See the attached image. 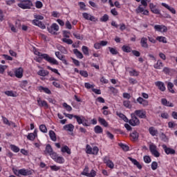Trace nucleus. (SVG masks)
Returning <instances> with one entry per match:
<instances>
[{"mask_svg":"<svg viewBox=\"0 0 177 177\" xmlns=\"http://www.w3.org/2000/svg\"><path fill=\"white\" fill-rule=\"evenodd\" d=\"M35 55L39 57L41 56L44 58V60H46V62H48V63H50V64H53L54 66H59V62H57L56 59L49 56V55L46 53L42 54L39 51H35Z\"/></svg>","mask_w":177,"mask_h":177,"instance_id":"f257e3e1","label":"nucleus"},{"mask_svg":"<svg viewBox=\"0 0 177 177\" xmlns=\"http://www.w3.org/2000/svg\"><path fill=\"white\" fill-rule=\"evenodd\" d=\"M19 2L17 3V6L21 9H31L34 6V3L31 0H19Z\"/></svg>","mask_w":177,"mask_h":177,"instance_id":"f03ea898","label":"nucleus"},{"mask_svg":"<svg viewBox=\"0 0 177 177\" xmlns=\"http://www.w3.org/2000/svg\"><path fill=\"white\" fill-rule=\"evenodd\" d=\"M44 154H45V156H50L51 158H55V157H56V152L53 151L52 146L49 144L46 146Z\"/></svg>","mask_w":177,"mask_h":177,"instance_id":"7ed1b4c3","label":"nucleus"},{"mask_svg":"<svg viewBox=\"0 0 177 177\" xmlns=\"http://www.w3.org/2000/svg\"><path fill=\"white\" fill-rule=\"evenodd\" d=\"M86 154H93L94 156H96L99 153V148L97 147L92 148L91 145H86Z\"/></svg>","mask_w":177,"mask_h":177,"instance_id":"20e7f679","label":"nucleus"},{"mask_svg":"<svg viewBox=\"0 0 177 177\" xmlns=\"http://www.w3.org/2000/svg\"><path fill=\"white\" fill-rule=\"evenodd\" d=\"M47 30L50 34L55 35H56V32L59 31V25H57L56 23H54L50 27H48Z\"/></svg>","mask_w":177,"mask_h":177,"instance_id":"39448f33","label":"nucleus"},{"mask_svg":"<svg viewBox=\"0 0 177 177\" xmlns=\"http://www.w3.org/2000/svg\"><path fill=\"white\" fill-rule=\"evenodd\" d=\"M149 150L154 157H160V152L157 150V146L156 145L151 143L149 145Z\"/></svg>","mask_w":177,"mask_h":177,"instance_id":"423d86ee","label":"nucleus"},{"mask_svg":"<svg viewBox=\"0 0 177 177\" xmlns=\"http://www.w3.org/2000/svg\"><path fill=\"white\" fill-rule=\"evenodd\" d=\"M88 167H86L83 171V172H82V175H84V176H88V177H95L96 176V171L92 169L90 173L88 172Z\"/></svg>","mask_w":177,"mask_h":177,"instance_id":"0eeeda50","label":"nucleus"},{"mask_svg":"<svg viewBox=\"0 0 177 177\" xmlns=\"http://www.w3.org/2000/svg\"><path fill=\"white\" fill-rule=\"evenodd\" d=\"M129 123L132 127H138V125L140 124V121L135 116V114H131V119L129 120Z\"/></svg>","mask_w":177,"mask_h":177,"instance_id":"6e6552de","label":"nucleus"},{"mask_svg":"<svg viewBox=\"0 0 177 177\" xmlns=\"http://www.w3.org/2000/svg\"><path fill=\"white\" fill-rule=\"evenodd\" d=\"M153 28L155 31H158V32H167L168 31V28L165 25H155Z\"/></svg>","mask_w":177,"mask_h":177,"instance_id":"1a4fd4ad","label":"nucleus"},{"mask_svg":"<svg viewBox=\"0 0 177 177\" xmlns=\"http://www.w3.org/2000/svg\"><path fill=\"white\" fill-rule=\"evenodd\" d=\"M19 176L22 175V176H28L30 175H32V171L31 170L21 169L19 170Z\"/></svg>","mask_w":177,"mask_h":177,"instance_id":"9d476101","label":"nucleus"},{"mask_svg":"<svg viewBox=\"0 0 177 177\" xmlns=\"http://www.w3.org/2000/svg\"><path fill=\"white\" fill-rule=\"evenodd\" d=\"M149 8L151 12L154 13V15H160V13H161V11L158 8H156V5L153 3H149Z\"/></svg>","mask_w":177,"mask_h":177,"instance_id":"9b49d317","label":"nucleus"},{"mask_svg":"<svg viewBox=\"0 0 177 177\" xmlns=\"http://www.w3.org/2000/svg\"><path fill=\"white\" fill-rule=\"evenodd\" d=\"M104 162L111 169H113V168H114V163L113 162V161H111L110 159H109V158L107 156H105L104 158Z\"/></svg>","mask_w":177,"mask_h":177,"instance_id":"f8f14e48","label":"nucleus"},{"mask_svg":"<svg viewBox=\"0 0 177 177\" xmlns=\"http://www.w3.org/2000/svg\"><path fill=\"white\" fill-rule=\"evenodd\" d=\"M155 85L158 88L159 91H161V92H165L166 88L164 82L158 81L155 82Z\"/></svg>","mask_w":177,"mask_h":177,"instance_id":"ddd939ff","label":"nucleus"},{"mask_svg":"<svg viewBox=\"0 0 177 177\" xmlns=\"http://www.w3.org/2000/svg\"><path fill=\"white\" fill-rule=\"evenodd\" d=\"M162 149L165 151V153H166V154L169 155V154H175L176 151L175 149L169 148L168 147H167V145H163L162 146Z\"/></svg>","mask_w":177,"mask_h":177,"instance_id":"4468645a","label":"nucleus"},{"mask_svg":"<svg viewBox=\"0 0 177 177\" xmlns=\"http://www.w3.org/2000/svg\"><path fill=\"white\" fill-rule=\"evenodd\" d=\"M32 24H33V26H37V27H39L42 30H45V28H46V26L44 23L37 20H32Z\"/></svg>","mask_w":177,"mask_h":177,"instance_id":"2eb2a0df","label":"nucleus"},{"mask_svg":"<svg viewBox=\"0 0 177 177\" xmlns=\"http://www.w3.org/2000/svg\"><path fill=\"white\" fill-rule=\"evenodd\" d=\"M37 104L39 106V107H46V109H48V102L45 100H41V97H37Z\"/></svg>","mask_w":177,"mask_h":177,"instance_id":"dca6fc26","label":"nucleus"},{"mask_svg":"<svg viewBox=\"0 0 177 177\" xmlns=\"http://www.w3.org/2000/svg\"><path fill=\"white\" fill-rule=\"evenodd\" d=\"M140 45L142 48H145V49L149 48V44H147V37H142L140 39Z\"/></svg>","mask_w":177,"mask_h":177,"instance_id":"f3484780","label":"nucleus"},{"mask_svg":"<svg viewBox=\"0 0 177 177\" xmlns=\"http://www.w3.org/2000/svg\"><path fill=\"white\" fill-rule=\"evenodd\" d=\"M161 5L162 6H164V8H166V9L169 10V12H171V13H172L173 15H176V10H175V8L168 6V4L165 3H162Z\"/></svg>","mask_w":177,"mask_h":177,"instance_id":"a211bd4d","label":"nucleus"},{"mask_svg":"<svg viewBox=\"0 0 177 177\" xmlns=\"http://www.w3.org/2000/svg\"><path fill=\"white\" fill-rule=\"evenodd\" d=\"M17 78H23V68H19L15 71Z\"/></svg>","mask_w":177,"mask_h":177,"instance_id":"6ab92c4d","label":"nucleus"},{"mask_svg":"<svg viewBox=\"0 0 177 177\" xmlns=\"http://www.w3.org/2000/svg\"><path fill=\"white\" fill-rule=\"evenodd\" d=\"M53 160H54L56 162H58V164H63L64 162V158L57 156V153H55V158H53Z\"/></svg>","mask_w":177,"mask_h":177,"instance_id":"aec40b11","label":"nucleus"},{"mask_svg":"<svg viewBox=\"0 0 177 177\" xmlns=\"http://www.w3.org/2000/svg\"><path fill=\"white\" fill-rule=\"evenodd\" d=\"M161 103L163 104V106H167V107H174V104L172 102H170L169 101L167 100L165 98H162L161 100Z\"/></svg>","mask_w":177,"mask_h":177,"instance_id":"412c9836","label":"nucleus"},{"mask_svg":"<svg viewBox=\"0 0 177 177\" xmlns=\"http://www.w3.org/2000/svg\"><path fill=\"white\" fill-rule=\"evenodd\" d=\"M37 75H40V77H47V75H49V71L41 69L37 72Z\"/></svg>","mask_w":177,"mask_h":177,"instance_id":"4be33fe9","label":"nucleus"},{"mask_svg":"<svg viewBox=\"0 0 177 177\" xmlns=\"http://www.w3.org/2000/svg\"><path fill=\"white\" fill-rule=\"evenodd\" d=\"M38 89L39 92H44L45 93H47V95H50L51 91L48 87H44L42 86H40L38 87Z\"/></svg>","mask_w":177,"mask_h":177,"instance_id":"5701e85b","label":"nucleus"},{"mask_svg":"<svg viewBox=\"0 0 177 177\" xmlns=\"http://www.w3.org/2000/svg\"><path fill=\"white\" fill-rule=\"evenodd\" d=\"M64 131H68V132H73L74 131V125L73 124H66L63 127Z\"/></svg>","mask_w":177,"mask_h":177,"instance_id":"b1692460","label":"nucleus"},{"mask_svg":"<svg viewBox=\"0 0 177 177\" xmlns=\"http://www.w3.org/2000/svg\"><path fill=\"white\" fill-rule=\"evenodd\" d=\"M153 67L156 68V70H161V67H164V64H162V62L159 59L156 64H153Z\"/></svg>","mask_w":177,"mask_h":177,"instance_id":"393cba45","label":"nucleus"},{"mask_svg":"<svg viewBox=\"0 0 177 177\" xmlns=\"http://www.w3.org/2000/svg\"><path fill=\"white\" fill-rule=\"evenodd\" d=\"M129 160H130V161L134 165H136L137 168H138V169H142V165L140 163H139L138 162V160H136V159L132 158L131 157L129 158Z\"/></svg>","mask_w":177,"mask_h":177,"instance_id":"a878e982","label":"nucleus"},{"mask_svg":"<svg viewBox=\"0 0 177 177\" xmlns=\"http://www.w3.org/2000/svg\"><path fill=\"white\" fill-rule=\"evenodd\" d=\"M2 120L3 124H6V125H8L9 127H16V125L13 122H9V120L5 117H2Z\"/></svg>","mask_w":177,"mask_h":177,"instance_id":"bb28decb","label":"nucleus"},{"mask_svg":"<svg viewBox=\"0 0 177 177\" xmlns=\"http://www.w3.org/2000/svg\"><path fill=\"white\" fill-rule=\"evenodd\" d=\"M73 53H74V55H75V56L77 57V59H83L84 58V55H82V53H81L77 48L73 49Z\"/></svg>","mask_w":177,"mask_h":177,"instance_id":"cd10ccee","label":"nucleus"},{"mask_svg":"<svg viewBox=\"0 0 177 177\" xmlns=\"http://www.w3.org/2000/svg\"><path fill=\"white\" fill-rule=\"evenodd\" d=\"M62 153H66L67 154H71V149L67 146H63L61 148Z\"/></svg>","mask_w":177,"mask_h":177,"instance_id":"c85d7f7f","label":"nucleus"},{"mask_svg":"<svg viewBox=\"0 0 177 177\" xmlns=\"http://www.w3.org/2000/svg\"><path fill=\"white\" fill-rule=\"evenodd\" d=\"M35 138H37V130H35L33 133H29L27 136L28 140H34Z\"/></svg>","mask_w":177,"mask_h":177,"instance_id":"c756f323","label":"nucleus"},{"mask_svg":"<svg viewBox=\"0 0 177 177\" xmlns=\"http://www.w3.org/2000/svg\"><path fill=\"white\" fill-rule=\"evenodd\" d=\"M134 115H137L140 118H146V112L143 111H136Z\"/></svg>","mask_w":177,"mask_h":177,"instance_id":"7c9ffc66","label":"nucleus"},{"mask_svg":"<svg viewBox=\"0 0 177 177\" xmlns=\"http://www.w3.org/2000/svg\"><path fill=\"white\" fill-rule=\"evenodd\" d=\"M149 132L152 136H156L158 134V131L156 128L151 127L149 129Z\"/></svg>","mask_w":177,"mask_h":177,"instance_id":"2f4dec72","label":"nucleus"},{"mask_svg":"<svg viewBox=\"0 0 177 177\" xmlns=\"http://www.w3.org/2000/svg\"><path fill=\"white\" fill-rule=\"evenodd\" d=\"M4 93L7 96H10L11 97H16V96H17V93L16 92H13V91H6Z\"/></svg>","mask_w":177,"mask_h":177,"instance_id":"473e14b6","label":"nucleus"},{"mask_svg":"<svg viewBox=\"0 0 177 177\" xmlns=\"http://www.w3.org/2000/svg\"><path fill=\"white\" fill-rule=\"evenodd\" d=\"M167 89L170 93H175V90H174V84L172 82H169L167 83Z\"/></svg>","mask_w":177,"mask_h":177,"instance_id":"72a5a7b5","label":"nucleus"},{"mask_svg":"<svg viewBox=\"0 0 177 177\" xmlns=\"http://www.w3.org/2000/svg\"><path fill=\"white\" fill-rule=\"evenodd\" d=\"M156 41H158V42H162V44H167V37L164 36H158L156 37Z\"/></svg>","mask_w":177,"mask_h":177,"instance_id":"f704fd0d","label":"nucleus"},{"mask_svg":"<svg viewBox=\"0 0 177 177\" xmlns=\"http://www.w3.org/2000/svg\"><path fill=\"white\" fill-rule=\"evenodd\" d=\"M49 136L53 142H56V140H57V138H56V133L53 130L49 131Z\"/></svg>","mask_w":177,"mask_h":177,"instance_id":"c9c22d12","label":"nucleus"},{"mask_svg":"<svg viewBox=\"0 0 177 177\" xmlns=\"http://www.w3.org/2000/svg\"><path fill=\"white\" fill-rule=\"evenodd\" d=\"M130 136L133 140H138L139 138V133L134 131L131 133H130Z\"/></svg>","mask_w":177,"mask_h":177,"instance_id":"e433bc0d","label":"nucleus"},{"mask_svg":"<svg viewBox=\"0 0 177 177\" xmlns=\"http://www.w3.org/2000/svg\"><path fill=\"white\" fill-rule=\"evenodd\" d=\"M20 86L21 89L27 91V87L28 86V82L27 80H24L21 82Z\"/></svg>","mask_w":177,"mask_h":177,"instance_id":"4c0bfd02","label":"nucleus"},{"mask_svg":"<svg viewBox=\"0 0 177 177\" xmlns=\"http://www.w3.org/2000/svg\"><path fill=\"white\" fill-rule=\"evenodd\" d=\"M95 133H103V128L102 127L97 125L94 127Z\"/></svg>","mask_w":177,"mask_h":177,"instance_id":"58836bf2","label":"nucleus"},{"mask_svg":"<svg viewBox=\"0 0 177 177\" xmlns=\"http://www.w3.org/2000/svg\"><path fill=\"white\" fill-rule=\"evenodd\" d=\"M98 121L101 125H103V127H109V123L106 121V120L102 118H98Z\"/></svg>","mask_w":177,"mask_h":177,"instance_id":"ea45409f","label":"nucleus"},{"mask_svg":"<svg viewBox=\"0 0 177 177\" xmlns=\"http://www.w3.org/2000/svg\"><path fill=\"white\" fill-rule=\"evenodd\" d=\"M122 50L123 52H125L126 53H129L132 51V48H131V47H129L128 46L124 45L122 47Z\"/></svg>","mask_w":177,"mask_h":177,"instance_id":"a19ab883","label":"nucleus"},{"mask_svg":"<svg viewBox=\"0 0 177 177\" xmlns=\"http://www.w3.org/2000/svg\"><path fill=\"white\" fill-rule=\"evenodd\" d=\"M117 115H118V117H120V118L123 120V121H124V122H128V118L127 116H125V115L121 113V112H118Z\"/></svg>","mask_w":177,"mask_h":177,"instance_id":"79ce46f5","label":"nucleus"},{"mask_svg":"<svg viewBox=\"0 0 177 177\" xmlns=\"http://www.w3.org/2000/svg\"><path fill=\"white\" fill-rule=\"evenodd\" d=\"M74 118H75L77 120V122L80 125H81V124H82V122L85 120V118H84V117H81V116H78V115H75Z\"/></svg>","mask_w":177,"mask_h":177,"instance_id":"37998d69","label":"nucleus"},{"mask_svg":"<svg viewBox=\"0 0 177 177\" xmlns=\"http://www.w3.org/2000/svg\"><path fill=\"white\" fill-rule=\"evenodd\" d=\"M58 50H60L62 53H64V55H66L67 53V49H66V47L59 45L57 46Z\"/></svg>","mask_w":177,"mask_h":177,"instance_id":"c03bdc74","label":"nucleus"},{"mask_svg":"<svg viewBox=\"0 0 177 177\" xmlns=\"http://www.w3.org/2000/svg\"><path fill=\"white\" fill-rule=\"evenodd\" d=\"M62 107H64V109H65V110L67 111H71L73 110L71 106L68 105L66 102H64L62 104Z\"/></svg>","mask_w":177,"mask_h":177,"instance_id":"a18cd8bd","label":"nucleus"},{"mask_svg":"<svg viewBox=\"0 0 177 177\" xmlns=\"http://www.w3.org/2000/svg\"><path fill=\"white\" fill-rule=\"evenodd\" d=\"M62 41L64 42V44H67V45H73V39H71L62 38Z\"/></svg>","mask_w":177,"mask_h":177,"instance_id":"49530a36","label":"nucleus"},{"mask_svg":"<svg viewBox=\"0 0 177 177\" xmlns=\"http://www.w3.org/2000/svg\"><path fill=\"white\" fill-rule=\"evenodd\" d=\"M109 50L110 53H111V55H118V50H117V49H115V48L113 47H109Z\"/></svg>","mask_w":177,"mask_h":177,"instance_id":"de8ad7c7","label":"nucleus"},{"mask_svg":"<svg viewBox=\"0 0 177 177\" xmlns=\"http://www.w3.org/2000/svg\"><path fill=\"white\" fill-rule=\"evenodd\" d=\"M82 50L84 53V55H89V48L86 46H83L82 47Z\"/></svg>","mask_w":177,"mask_h":177,"instance_id":"09e8293b","label":"nucleus"},{"mask_svg":"<svg viewBox=\"0 0 177 177\" xmlns=\"http://www.w3.org/2000/svg\"><path fill=\"white\" fill-rule=\"evenodd\" d=\"M84 88L93 90V88H95V84H91L89 82H86L84 83Z\"/></svg>","mask_w":177,"mask_h":177,"instance_id":"8fccbe9b","label":"nucleus"},{"mask_svg":"<svg viewBox=\"0 0 177 177\" xmlns=\"http://www.w3.org/2000/svg\"><path fill=\"white\" fill-rule=\"evenodd\" d=\"M100 21L102 23H106V21H109V15L107 14H104L100 19Z\"/></svg>","mask_w":177,"mask_h":177,"instance_id":"3c124183","label":"nucleus"},{"mask_svg":"<svg viewBox=\"0 0 177 177\" xmlns=\"http://www.w3.org/2000/svg\"><path fill=\"white\" fill-rule=\"evenodd\" d=\"M55 55L56 57H57V59H59V60H63L64 59V57H66V56L60 54V52H59V51H56L55 53Z\"/></svg>","mask_w":177,"mask_h":177,"instance_id":"603ef678","label":"nucleus"},{"mask_svg":"<svg viewBox=\"0 0 177 177\" xmlns=\"http://www.w3.org/2000/svg\"><path fill=\"white\" fill-rule=\"evenodd\" d=\"M10 149L14 151V153H19L20 151V148L14 145H10Z\"/></svg>","mask_w":177,"mask_h":177,"instance_id":"864d4df0","label":"nucleus"},{"mask_svg":"<svg viewBox=\"0 0 177 177\" xmlns=\"http://www.w3.org/2000/svg\"><path fill=\"white\" fill-rule=\"evenodd\" d=\"M47 70H50V71H52V73H55V74L60 75V73H59V71L56 68H53L49 66H47Z\"/></svg>","mask_w":177,"mask_h":177,"instance_id":"5fc2aeb1","label":"nucleus"},{"mask_svg":"<svg viewBox=\"0 0 177 177\" xmlns=\"http://www.w3.org/2000/svg\"><path fill=\"white\" fill-rule=\"evenodd\" d=\"M39 130L41 132H43V133H46V132H48V129H46V126H45V124H41L39 126Z\"/></svg>","mask_w":177,"mask_h":177,"instance_id":"6e6d98bb","label":"nucleus"},{"mask_svg":"<svg viewBox=\"0 0 177 177\" xmlns=\"http://www.w3.org/2000/svg\"><path fill=\"white\" fill-rule=\"evenodd\" d=\"M120 147L124 150V151H128L129 150V147L128 145L120 143L119 144Z\"/></svg>","mask_w":177,"mask_h":177,"instance_id":"4d7b16f0","label":"nucleus"},{"mask_svg":"<svg viewBox=\"0 0 177 177\" xmlns=\"http://www.w3.org/2000/svg\"><path fill=\"white\" fill-rule=\"evenodd\" d=\"M151 167L153 171H156L158 168V163L157 162H152Z\"/></svg>","mask_w":177,"mask_h":177,"instance_id":"13d9d810","label":"nucleus"},{"mask_svg":"<svg viewBox=\"0 0 177 177\" xmlns=\"http://www.w3.org/2000/svg\"><path fill=\"white\" fill-rule=\"evenodd\" d=\"M144 161L146 164H150L151 162V158L149 156H144Z\"/></svg>","mask_w":177,"mask_h":177,"instance_id":"bf43d9fd","label":"nucleus"},{"mask_svg":"<svg viewBox=\"0 0 177 177\" xmlns=\"http://www.w3.org/2000/svg\"><path fill=\"white\" fill-rule=\"evenodd\" d=\"M35 6L37 9H41L42 6H44V4L41 2V1H37L35 2Z\"/></svg>","mask_w":177,"mask_h":177,"instance_id":"052dcab7","label":"nucleus"},{"mask_svg":"<svg viewBox=\"0 0 177 177\" xmlns=\"http://www.w3.org/2000/svg\"><path fill=\"white\" fill-rule=\"evenodd\" d=\"M129 74L133 77H138V75H139V72H138L136 70H133L129 71Z\"/></svg>","mask_w":177,"mask_h":177,"instance_id":"680f3d73","label":"nucleus"},{"mask_svg":"<svg viewBox=\"0 0 177 177\" xmlns=\"http://www.w3.org/2000/svg\"><path fill=\"white\" fill-rule=\"evenodd\" d=\"M80 74L84 78H88V72L86 71H80Z\"/></svg>","mask_w":177,"mask_h":177,"instance_id":"e2e57ef3","label":"nucleus"},{"mask_svg":"<svg viewBox=\"0 0 177 177\" xmlns=\"http://www.w3.org/2000/svg\"><path fill=\"white\" fill-rule=\"evenodd\" d=\"M63 37L64 38H70V31L68 30H64L63 32Z\"/></svg>","mask_w":177,"mask_h":177,"instance_id":"0e129e2a","label":"nucleus"},{"mask_svg":"<svg viewBox=\"0 0 177 177\" xmlns=\"http://www.w3.org/2000/svg\"><path fill=\"white\" fill-rule=\"evenodd\" d=\"M8 68V66L6 65H0V74H3L5 73V70Z\"/></svg>","mask_w":177,"mask_h":177,"instance_id":"69168bd1","label":"nucleus"},{"mask_svg":"<svg viewBox=\"0 0 177 177\" xmlns=\"http://www.w3.org/2000/svg\"><path fill=\"white\" fill-rule=\"evenodd\" d=\"M34 17L35 19L33 20H37V21H39V20H44V16L40 15H35Z\"/></svg>","mask_w":177,"mask_h":177,"instance_id":"338daca9","label":"nucleus"},{"mask_svg":"<svg viewBox=\"0 0 177 177\" xmlns=\"http://www.w3.org/2000/svg\"><path fill=\"white\" fill-rule=\"evenodd\" d=\"M123 105L124 107H127V109L131 108V102L127 100L123 102Z\"/></svg>","mask_w":177,"mask_h":177,"instance_id":"774afa93","label":"nucleus"}]
</instances>
